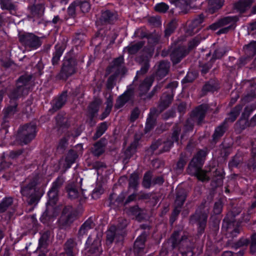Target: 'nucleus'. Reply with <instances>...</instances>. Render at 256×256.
Wrapping results in <instances>:
<instances>
[{"instance_id":"nucleus-35","label":"nucleus","mask_w":256,"mask_h":256,"mask_svg":"<svg viewBox=\"0 0 256 256\" xmlns=\"http://www.w3.org/2000/svg\"><path fill=\"white\" fill-rule=\"evenodd\" d=\"M143 45L144 43L140 42L130 46L128 48L129 53L130 54L136 53Z\"/></svg>"},{"instance_id":"nucleus-13","label":"nucleus","mask_w":256,"mask_h":256,"mask_svg":"<svg viewBox=\"0 0 256 256\" xmlns=\"http://www.w3.org/2000/svg\"><path fill=\"white\" fill-rule=\"evenodd\" d=\"M226 228V231L232 237H234L240 232V228L238 222H234L228 223L225 220L222 224V228Z\"/></svg>"},{"instance_id":"nucleus-25","label":"nucleus","mask_w":256,"mask_h":256,"mask_svg":"<svg viewBox=\"0 0 256 256\" xmlns=\"http://www.w3.org/2000/svg\"><path fill=\"white\" fill-rule=\"evenodd\" d=\"M116 18V16L110 10L104 11L102 14L101 20L104 22H110Z\"/></svg>"},{"instance_id":"nucleus-17","label":"nucleus","mask_w":256,"mask_h":256,"mask_svg":"<svg viewBox=\"0 0 256 256\" xmlns=\"http://www.w3.org/2000/svg\"><path fill=\"white\" fill-rule=\"evenodd\" d=\"M94 227L92 219L88 220L81 226L79 230L80 236H83L88 234V230Z\"/></svg>"},{"instance_id":"nucleus-49","label":"nucleus","mask_w":256,"mask_h":256,"mask_svg":"<svg viewBox=\"0 0 256 256\" xmlns=\"http://www.w3.org/2000/svg\"><path fill=\"white\" fill-rule=\"evenodd\" d=\"M48 234L49 232H46L40 238L39 240V245L38 248L40 249L42 248V247L45 245L48 238Z\"/></svg>"},{"instance_id":"nucleus-62","label":"nucleus","mask_w":256,"mask_h":256,"mask_svg":"<svg viewBox=\"0 0 256 256\" xmlns=\"http://www.w3.org/2000/svg\"><path fill=\"white\" fill-rule=\"evenodd\" d=\"M124 59L122 58H118L114 60V62L115 66H119L123 63Z\"/></svg>"},{"instance_id":"nucleus-53","label":"nucleus","mask_w":256,"mask_h":256,"mask_svg":"<svg viewBox=\"0 0 256 256\" xmlns=\"http://www.w3.org/2000/svg\"><path fill=\"white\" fill-rule=\"evenodd\" d=\"M77 6L76 2H74V3H72L68 8V12L70 15V16H74L75 13L76 11L78 10V6Z\"/></svg>"},{"instance_id":"nucleus-10","label":"nucleus","mask_w":256,"mask_h":256,"mask_svg":"<svg viewBox=\"0 0 256 256\" xmlns=\"http://www.w3.org/2000/svg\"><path fill=\"white\" fill-rule=\"evenodd\" d=\"M179 250L182 256H192L194 252L190 246L191 243L186 237H182L178 243Z\"/></svg>"},{"instance_id":"nucleus-5","label":"nucleus","mask_w":256,"mask_h":256,"mask_svg":"<svg viewBox=\"0 0 256 256\" xmlns=\"http://www.w3.org/2000/svg\"><path fill=\"white\" fill-rule=\"evenodd\" d=\"M76 218V212L70 206H67L64 209L59 220L62 228H66L74 221Z\"/></svg>"},{"instance_id":"nucleus-23","label":"nucleus","mask_w":256,"mask_h":256,"mask_svg":"<svg viewBox=\"0 0 256 256\" xmlns=\"http://www.w3.org/2000/svg\"><path fill=\"white\" fill-rule=\"evenodd\" d=\"M153 81L154 78L152 77L147 78L144 80V82L140 84V89L142 92V94L146 92L149 90L150 88L152 85Z\"/></svg>"},{"instance_id":"nucleus-12","label":"nucleus","mask_w":256,"mask_h":256,"mask_svg":"<svg viewBox=\"0 0 256 256\" xmlns=\"http://www.w3.org/2000/svg\"><path fill=\"white\" fill-rule=\"evenodd\" d=\"M146 235L145 234H142L135 241L134 244V250L137 256H140L146 252L144 250V242L146 240Z\"/></svg>"},{"instance_id":"nucleus-4","label":"nucleus","mask_w":256,"mask_h":256,"mask_svg":"<svg viewBox=\"0 0 256 256\" xmlns=\"http://www.w3.org/2000/svg\"><path fill=\"white\" fill-rule=\"evenodd\" d=\"M48 196L49 198L48 204L47 206V209L42 214L40 218V220L43 223H46L48 220L53 217L56 216L58 212H54L52 214L50 211V205L54 204L57 200L58 192L56 190L51 188L48 192Z\"/></svg>"},{"instance_id":"nucleus-9","label":"nucleus","mask_w":256,"mask_h":256,"mask_svg":"<svg viewBox=\"0 0 256 256\" xmlns=\"http://www.w3.org/2000/svg\"><path fill=\"white\" fill-rule=\"evenodd\" d=\"M238 18L236 16H226L220 20V26L224 27L218 32V34L226 33L230 29L235 27L236 22L238 21Z\"/></svg>"},{"instance_id":"nucleus-7","label":"nucleus","mask_w":256,"mask_h":256,"mask_svg":"<svg viewBox=\"0 0 256 256\" xmlns=\"http://www.w3.org/2000/svg\"><path fill=\"white\" fill-rule=\"evenodd\" d=\"M30 79V78L27 76H22L19 78L16 83V90L9 95L11 100L17 98L24 94L26 90L24 86L26 85Z\"/></svg>"},{"instance_id":"nucleus-39","label":"nucleus","mask_w":256,"mask_h":256,"mask_svg":"<svg viewBox=\"0 0 256 256\" xmlns=\"http://www.w3.org/2000/svg\"><path fill=\"white\" fill-rule=\"evenodd\" d=\"M0 4L2 9L12 10L14 6L12 3L11 0H0Z\"/></svg>"},{"instance_id":"nucleus-34","label":"nucleus","mask_w":256,"mask_h":256,"mask_svg":"<svg viewBox=\"0 0 256 256\" xmlns=\"http://www.w3.org/2000/svg\"><path fill=\"white\" fill-rule=\"evenodd\" d=\"M138 176L136 173H132L130 178L129 186L130 188H135L138 184Z\"/></svg>"},{"instance_id":"nucleus-18","label":"nucleus","mask_w":256,"mask_h":256,"mask_svg":"<svg viewBox=\"0 0 256 256\" xmlns=\"http://www.w3.org/2000/svg\"><path fill=\"white\" fill-rule=\"evenodd\" d=\"M90 252L94 256H100L102 252L100 240L98 238L94 242L90 249Z\"/></svg>"},{"instance_id":"nucleus-15","label":"nucleus","mask_w":256,"mask_h":256,"mask_svg":"<svg viewBox=\"0 0 256 256\" xmlns=\"http://www.w3.org/2000/svg\"><path fill=\"white\" fill-rule=\"evenodd\" d=\"M170 68V63L167 62H162L158 66L156 74L160 78H162L166 75Z\"/></svg>"},{"instance_id":"nucleus-19","label":"nucleus","mask_w":256,"mask_h":256,"mask_svg":"<svg viewBox=\"0 0 256 256\" xmlns=\"http://www.w3.org/2000/svg\"><path fill=\"white\" fill-rule=\"evenodd\" d=\"M224 0H210L208 2V10L214 13L220 9L224 4Z\"/></svg>"},{"instance_id":"nucleus-8","label":"nucleus","mask_w":256,"mask_h":256,"mask_svg":"<svg viewBox=\"0 0 256 256\" xmlns=\"http://www.w3.org/2000/svg\"><path fill=\"white\" fill-rule=\"evenodd\" d=\"M76 63L72 60H65L63 64L60 76L63 79H66L68 76L76 72Z\"/></svg>"},{"instance_id":"nucleus-42","label":"nucleus","mask_w":256,"mask_h":256,"mask_svg":"<svg viewBox=\"0 0 256 256\" xmlns=\"http://www.w3.org/2000/svg\"><path fill=\"white\" fill-rule=\"evenodd\" d=\"M128 100V97L126 94L122 95L118 99L116 106L118 108L122 106Z\"/></svg>"},{"instance_id":"nucleus-56","label":"nucleus","mask_w":256,"mask_h":256,"mask_svg":"<svg viewBox=\"0 0 256 256\" xmlns=\"http://www.w3.org/2000/svg\"><path fill=\"white\" fill-rule=\"evenodd\" d=\"M115 77L110 76L108 80L106 86L108 89H112L114 84Z\"/></svg>"},{"instance_id":"nucleus-6","label":"nucleus","mask_w":256,"mask_h":256,"mask_svg":"<svg viewBox=\"0 0 256 256\" xmlns=\"http://www.w3.org/2000/svg\"><path fill=\"white\" fill-rule=\"evenodd\" d=\"M36 126L34 124L24 126L20 130V134L22 142L26 144L36 136Z\"/></svg>"},{"instance_id":"nucleus-37","label":"nucleus","mask_w":256,"mask_h":256,"mask_svg":"<svg viewBox=\"0 0 256 256\" xmlns=\"http://www.w3.org/2000/svg\"><path fill=\"white\" fill-rule=\"evenodd\" d=\"M151 178L152 174L150 172H148L144 174L142 182V184L144 187L149 188L151 186L152 184Z\"/></svg>"},{"instance_id":"nucleus-28","label":"nucleus","mask_w":256,"mask_h":256,"mask_svg":"<svg viewBox=\"0 0 256 256\" xmlns=\"http://www.w3.org/2000/svg\"><path fill=\"white\" fill-rule=\"evenodd\" d=\"M56 50L54 54V56L52 58L53 64H57L64 52V48L60 46H56Z\"/></svg>"},{"instance_id":"nucleus-61","label":"nucleus","mask_w":256,"mask_h":256,"mask_svg":"<svg viewBox=\"0 0 256 256\" xmlns=\"http://www.w3.org/2000/svg\"><path fill=\"white\" fill-rule=\"evenodd\" d=\"M152 120L150 116L147 119L146 126V129L147 131L149 130L150 129L152 128Z\"/></svg>"},{"instance_id":"nucleus-11","label":"nucleus","mask_w":256,"mask_h":256,"mask_svg":"<svg viewBox=\"0 0 256 256\" xmlns=\"http://www.w3.org/2000/svg\"><path fill=\"white\" fill-rule=\"evenodd\" d=\"M26 182L28 184L26 186H23L22 187L20 192L23 196L30 197L35 194V186L37 184V181L36 179L31 181L27 180Z\"/></svg>"},{"instance_id":"nucleus-64","label":"nucleus","mask_w":256,"mask_h":256,"mask_svg":"<svg viewBox=\"0 0 256 256\" xmlns=\"http://www.w3.org/2000/svg\"><path fill=\"white\" fill-rule=\"evenodd\" d=\"M174 28H172L170 26H169L165 30V34L166 36H170L173 32Z\"/></svg>"},{"instance_id":"nucleus-58","label":"nucleus","mask_w":256,"mask_h":256,"mask_svg":"<svg viewBox=\"0 0 256 256\" xmlns=\"http://www.w3.org/2000/svg\"><path fill=\"white\" fill-rule=\"evenodd\" d=\"M139 115V110L138 109L136 108L134 110H132L131 116H130V119L132 121L135 120Z\"/></svg>"},{"instance_id":"nucleus-27","label":"nucleus","mask_w":256,"mask_h":256,"mask_svg":"<svg viewBox=\"0 0 256 256\" xmlns=\"http://www.w3.org/2000/svg\"><path fill=\"white\" fill-rule=\"evenodd\" d=\"M186 196L184 193L182 194H178L176 198V200L175 202L176 205L177 206V207L174 210V212H176L177 213H178L180 212V210L178 208H180L184 204Z\"/></svg>"},{"instance_id":"nucleus-38","label":"nucleus","mask_w":256,"mask_h":256,"mask_svg":"<svg viewBox=\"0 0 256 256\" xmlns=\"http://www.w3.org/2000/svg\"><path fill=\"white\" fill-rule=\"evenodd\" d=\"M76 6H78V9L80 10L82 12H86L90 9V5L87 2H76Z\"/></svg>"},{"instance_id":"nucleus-36","label":"nucleus","mask_w":256,"mask_h":256,"mask_svg":"<svg viewBox=\"0 0 256 256\" xmlns=\"http://www.w3.org/2000/svg\"><path fill=\"white\" fill-rule=\"evenodd\" d=\"M107 128V126L106 123L102 122V123L98 128L95 134L94 138L95 139L98 138L100 137L106 131Z\"/></svg>"},{"instance_id":"nucleus-30","label":"nucleus","mask_w":256,"mask_h":256,"mask_svg":"<svg viewBox=\"0 0 256 256\" xmlns=\"http://www.w3.org/2000/svg\"><path fill=\"white\" fill-rule=\"evenodd\" d=\"M12 202V200L10 198H6L0 204V212H4Z\"/></svg>"},{"instance_id":"nucleus-41","label":"nucleus","mask_w":256,"mask_h":256,"mask_svg":"<svg viewBox=\"0 0 256 256\" xmlns=\"http://www.w3.org/2000/svg\"><path fill=\"white\" fill-rule=\"evenodd\" d=\"M155 10L160 12H166L168 8V6L164 2L157 4L154 6Z\"/></svg>"},{"instance_id":"nucleus-1","label":"nucleus","mask_w":256,"mask_h":256,"mask_svg":"<svg viewBox=\"0 0 256 256\" xmlns=\"http://www.w3.org/2000/svg\"><path fill=\"white\" fill-rule=\"evenodd\" d=\"M206 154V150L198 151L190 162L188 169V172L190 174L196 176L202 181L208 180V178L207 172L202 170Z\"/></svg>"},{"instance_id":"nucleus-31","label":"nucleus","mask_w":256,"mask_h":256,"mask_svg":"<svg viewBox=\"0 0 256 256\" xmlns=\"http://www.w3.org/2000/svg\"><path fill=\"white\" fill-rule=\"evenodd\" d=\"M66 94H62L56 101L54 104V106L56 108H60L66 102Z\"/></svg>"},{"instance_id":"nucleus-43","label":"nucleus","mask_w":256,"mask_h":256,"mask_svg":"<svg viewBox=\"0 0 256 256\" xmlns=\"http://www.w3.org/2000/svg\"><path fill=\"white\" fill-rule=\"evenodd\" d=\"M242 107L241 106H238L235 108L234 110L230 114V116H232V118L229 117L228 119V120H230L231 122H234L236 116H238V114L240 113V110H242Z\"/></svg>"},{"instance_id":"nucleus-40","label":"nucleus","mask_w":256,"mask_h":256,"mask_svg":"<svg viewBox=\"0 0 256 256\" xmlns=\"http://www.w3.org/2000/svg\"><path fill=\"white\" fill-rule=\"evenodd\" d=\"M225 128L223 125L220 126L215 130L214 133L213 135L214 140L222 136L225 132Z\"/></svg>"},{"instance_id":"nucleus-46","label":"nucleus","mask_w":256,"mask_h":256,"mask_svg":"<svg viewBox=\"0 0 256 256\" xmlns=\"http://www.w3.org/2000/svg\"><path fill=\"white\" fill-rule=\"evenodd\" d=\"M64 182V180L62 178L58 177L56 180L52 183V188L53 190H56L58 192L60 188L62 186Z\"/></svg>"},{"instance_id":"nucleus-60","label":"nucleus","mask_w":256,"mask_h":256,"mask_svg":"<svg viewBox=\"0 0 256 256\" xmlns=\"http://www.w3.org/2000/svg\"><path fill=\"white\" fill-rule=\"evenodd\" d=\"M172 97L171 96H166V100H162V104L164 106H168L172 101Z\"/></svg>"},{"instance_id":"nucleus-63","label":"nucleus","mask_w":256,"mask_h":256,"mask_svg":"<svg viewBox=\"0 0 256 256\" xmlns=\"http://www.w3.org/2000/svg\"><path fill=\"white\" fill-rule=\"evenodd\" d=\"M220 27H221V26H220V20H219L218 22H215V23L211 24L209 28L210 30H214Z\"/></svg>"},{"instance_id":"nucleus-26","label":"nucleus","mask_w":256,"mask_h":256,"mask_svg":"<svg viewBox=\"0 0 256 256\" xmlns=\"http://www.w3.org/2000/svg\"><path fill=\"white\" fill-rule=\"evenodd\" d=\"M67 190L69 198L72 199L78 198L82 194L81 191H78V190L74 186H68Z\"/></svg>"},{"instance_id":"nucleus-22","label":"nucleus","mask_w":256,"mask_h":256,"mask_svg":"<svg viewBox=\"0 0 256 256\" xmlns=\"http://www.w3.org/2000/svg\"><path fill=\"white\" fill-rule=\"evenodd\" d=\"M206 110V106L201 105L198 106L194 111V116L198 119L200 122L204 118V114Z\"/></svg>"},{"instance_id":"nucleus-16","label":"nucleus","mask_w":256,"mask_h":256,"mask_svg":"<svg viewBox=\"0 0 256 256\" xmlns=\"http://www.w3.org/2000/svg\"><path fill=\"white\" fill-rule=\"evenodd\" d=\"M180 131V130L178 128H177V129L174 132L170 140H168L167 142H164L163 149L164 152L168 150L172 146V144L174 142H178Z\"/></svg>"},{"instance_id":"nucleus-48","label":"nucleus","mask_w":256,"mask_h":256,"mask_svg":"<svg viewBox=\"0 0 256 256\" xmlns=\"http://www.w3.org/2000/svg\"><path fill=\"white\" fill-rule=\"evenodd\" d=\"M250 252L252 254L256 256V232L252 236Z\"/></svg>"},{"instance_id":"nucleus-57","label":"nucleus","mask_w":256,"mask_h":256,"mask_svg":"<svg viewBox=\"0 0 256 256\" xmlns=\"http://www.w3.org/2000/svg\"><path fill=\"white\" fill-rule=\"evenodd\" d=\"M224 50L222 48H219L214 52L213 57L214 58H220L224 56Z\"/></svg>"},{"instance_id":"nucleus-24","label":"nucleus","mask_w":256,"mask_h":256,"mask_svg":"<svg viewBox=\"0 0 256 256\" xmlns=\"http://www.w3.org/2000/svg\"><path fill=\"white\" fill-rule=\"evenodd\" d=\"M77 158L76 154L73 151H70L68 154L65 160L66 167L70 168L72 164H74Z\"/></svg>"},{"instance_id":"nucleus-2","label":"nucleus","mask_w":256,"mask_h":256,"mask_svg":"<svg viewBox=\"0 0 256 256\" xmlns=\"http://www.w3.org/2000/svg\"><path fill=\"white\" fill-rule=\"evenodd\" d=\"M128 222L126 220H122L121 226L116 228L114 226H111L106 232L107 243L110 244L114 240L116 242L123 240L124 232L122 228L126 226Z\"/></svg>"},{"instance_id":"nucleus-47","label":"nucleus","mask_w":256,"mask_h":256,"mask_svg":"<svg viewBox=\"0 0 256 256\" xmlns=\"http://www.w3.org/2000/svg\"><path fill=\"white\" fill-rule=\"evenodd\" d=\"M178 235L179 234L178 232H174L168 242V244H171L172 248H175L178 244L177 238L178 237Z\"/></svg>"},{"instance_id":"nucleus-59","label":"nucleus","mask_w":256,"mask_h":256,"mask_svg":"<svg viewBox=\"0 0 256 256\" xmlns=\"http://www.w3.org/2000/svg\"><path fill=\"white\" fill-rule=\"evenodd\" d=\"M148 68H149V65L147 62H146L144 66L141 68L139 72H138L137 74H144L145 72H146Z\"/></svg>"},{"instance_id":"nucleus-3","label":"nucleus","mask_w":256,"mask_h":256,"mask_svg":"<svg viewBox=\"0 0 256 256\" xmlns=\"http://www.w3.org/2000/svg\"><path fill=\"white\" fill-rule=\"evenodd\" d=\"M20 42L26 48L36 50L42 44L40 38L32 33H24L19 34Z\"/></svg>"},{"instance_id":"nucleus-54","label":"nucleus","mask_w":256,"mask_h":256,"mask_svg":"<svg viewBox=\"0 0 256 256\" xmlns=\"http://www.w3.org/2000/svg\"><path fill=\"white\" fill-rule=\"evenodd\" d=\"M104 192V190L102 186H98L92 192V196L93 198H96L102 194Z\"/></svg>"},{"instance_id":"nucleus-44","label":"nucleus","mask_w":256,"mask_h":256,"mask_svg":"<svg viewBox=\"0 0 256 256\" xmlns=\"http://www.w3.org/2000/svg\"><path fill=\"white\" fill-rule=\"evenodd\" d=\"M112 106V101L109 98L106 102V107L105 112H104L102 118H106L111 111Z\"/></svg>"},{"instance_id":"nucleus-45","label":"nucleus","mask_w":256,"mask_h":256,"mask_svg":"<svg viewBox=\"0 0 256 256\" xmlns=\"http://www.w3.org/2000/svg\"><path fill=\"white\" fill-rule=\"evenodd\" d=\"M204 16L202 14H200L196 18L192 23V28L198 26L204 20Z\"/></svg>"},{"instance_id":"nucleus-14","label":"nucleus","mask_w":256,"mask_h":256,"mask_svg":"<svg viewBox=\"0 0 256 256\" xmlns=\"http://www.w3.org/2000/svg\"><path fill=\"white\" fill-rule=\"evenodd\" d=\"M186 52L184 48H179L173 51L170 54V58L174 64L179 62L186 56Z\"/></svg>"},{"instance_id":"nucleus-52","label":"nucleus","mask_w":256,"mask_h":256,"mask_svg":"<svg viewBox=\"0 0 256 256\" xmlns=\"http://www.w3.org/2000/svg\"><path fill=\"white\" fill-rule=\"evenodd\" d=\"M88 109L91 115L94 116L98 111V105L96 102H92L90 105Z\"/></svg>"},{"instance_id":"nucleus-51","label":"nucleus","mask_w":256,"mask_h":256,"mask_svg":"<svg viewBox=\"0 0 256 256\" xmlns=\"http://www.w3.org/2000/svg\"><path fill=\"white\" fill-rule=\"evenodd\" d=\"M16 106L14 105V106H8L6 108L4 109V114H5V117L6 118L8 116H10V115L14 114V112L16 110Z\"/></svg>"},{"instance_id":"nucleus-55","label":"nucleus","mask_w":256,"mask_h":256,"mask_svg":"<svg viewBox=\"0 0 256 256\" xmlns=\"http://www.w3.org/2000/svg\"><path fill=\"white\" fill-rule=\"evenodd\" d=\"M222 210V204L220 202H216L214 208V212L218 214L220 213Z\"/></svg>"},{"instance_id":"nucleus-33","label":"nucleus","mask_w":256,"mask_h":256,"mask_svg":"<svg viewBox=\"0 0 256 256\" xmlns=\"http://www.w3.org/2000/svg\"><path fill=\"white\" fill-rule=\"evenodd\" d=\"M126 212L128 214L134 216L133 218H138L141 210L138 206H135L130 208Z\"/></svg>"},{"instance_id":"nucleus-20","label":"nucleus","mask_w":256,"mask_h":256,"mask_svg":"<svg viewBox=\"0 0 256 256\" xmlns=\"http://www.w3.org/2000/svg\"><path fill=\"white\" fill-rule=\"evenodd\" d=\"M208 216L206 214H199L198 212H196V214L192 218V220H196L199 222L200 228L202 230H204V226L206 224Z\"/></svg>"},{"instance_id":"nucleus-50","label":"nucleus","mask_w":256,"mask_h":256,"mask_svg":"<svg viewBox=\"0 0 256 256\" xmlns=\"http://www.w3.org/2000/svg\"><path fill=\"white\" fill-rule=\"evenodd\" d=\"M196 72H189L184 78L182 80V82H191L196 78Z\"/></svg>"},{"instance_id":"nucleus-32","label":"nucleus","mask_w":256,"mask_h":256,"mask_svg":"<svg viewBox=\"0 0 256 256\" xmlns=\"http://www.w3.org/2000/svg\"><path fill=\"white\" fill-rule=\"evenodd\" d=\"M244 49L246 52L250 53L252 55L256 54V42H251L250 44L246 46Z\"/></svg>"},{"instance_id":"nucleus-21","label":"nucleus","mask_w":256,"mask_h":256,"mask_svg":"<svg viewBox=\"0 0 256 256\" xmlns=\"http://www.w3.org/2000/svg\"><path fill=\"white\" fill-rule=\"evenodd\" d=\"M254 1V0H241L235 4L234 8L240 12H244Z\"/></svg>"},{"instance_id":"nucleus-29","label":"nucleus","mask_w":256,"mask_h":256,"mask_svg":"<svg viewBox=\"0 0 256 256\" xmlns=\"http://www.w3.org/2000/svg\"><path fill=\"white\" fill-rule=\"evenodd\" d=\"M104 152V144L100 142L96 143L92 148V152L95 156H100Z\"/></svg>"}]
</instances>
